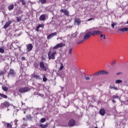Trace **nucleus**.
<instances>
[{
	"instance_id": "nucleus-15",
	"label": "nucleus",
	"mask_w": 128,
	"mask_h": 128,
	"mask_svg": "<svg viewBox=\"0 0 128 128\" xmlns=\"http://www.w3.org/2000/svg\"><path fill=\"white\" fill-rule=\"evenodd\" d=\"M60 12H64V14H65V16H70V12L66 10L61 9L60 10Z\"/></svg>"
},
{
	"instance_id": "nucleus-28",
	"label": "nucleus",
	"mask_w": 128,
	"mask_h": 128,
	"mask_svg": "<svg viewBox=\"0 0 128 128\" xmlns=\"http://www.w3.org/2000/svg\"><path fill=\"white\" fill-rule=\"evenodd\" d=\"M26 118H27L28 120H32V115L28 114L26 116Z\"/></svg>"
},
{
	"instance_id": "nucleus-3",
	"label": "nucleus",
	"mask_w": 128,
	"mask_h": 128,
	"mask_svg": "<svg viewBox=\"0 0 128 128\" xmlns=\"http://www.w3.org/2000/svg\"><path fill=\"white\" fill-rule=\"evenodd\" d=\"M56 52H54L52 54V51H49L48 54V60H55L56 59Z\"/></svg>"
},
{
	"instance_id": "nucleus-7",
	"label": "nucleus",
	"mask_w": 128,
	"mask_h": 128,
	"mask_svg": "<svg viewBox=\"0 0 128 128\" xmlns=\"http://www.w3.org/2000/svg\"><path fill=\"white\" fill-rule=\"evenodd\" d=\"M69 126H76V120L74 119L70 120L68 122Z\"/></svg>"
},
{
	"instance_id": "nucleus-2",
	"label": "nucleus",
	"mask_w": 128,
	"mask_h": 128,
	"mask_svg": "<svg viewBox=\"0 0 128 128\" xmlns=\"http://www.w3.org/2000/svg\"><path fill=\"white\" fill-rule=\"evenodd\" d=\"M110 72L104 70H100L96 72H95L94 75V76H102V75H105V76H108V74H109Z\"/></svg>"
},
{
	"instance_id": "nucleus-14",
	"label": "nucleus",
	"mask_w": 128,
	"mask_h": 128,
	"mask_svg": "<svg viewBox=\"0 0 128 128\" xmlns=\"http://www.w3.org/2000/svg\"><path fill=\"white\" fill-rule=\"evenodd\" d=\"M118 32H128V28L126 27L120 28L118 30Z\"/></svg>"
},
{
	"instance_id": "nucleus-25",
	"label": "nucleus",
	"mask_w": 128,
	"mask_h": 128,
	"mask_svg": "<svg viewBox=\"0 0 128 128\" xmlns=\"http://www.w3.org/2000/svg\"><path fill=\"white\" fill-rule=\"evenodd\" d=\"M0 96H1V98H8V96L6 95H4V94H2V93H0Z\"/></svg>"
},
{
	"instance_id": "nucleus-17",
	"label": "nucleus",
	"mask_w": 128,
	"mask_h": 128,
	"mask_svg": "<svg viewBox=\"0 0 128 128\" xmlns=\"http://www.w3.org/2000/svg\"><path fill=\"white\" fill-rule=\"evenodd\" d=\"M44 24H40L36 27V32H40V28H44Z\"/></svg>"
},
{
	"instance_id": "nucleus-53",
	"label": "nucleus",
	"mask_w": 128,
	"mask_h": 128,
	"mask_svg": "<svg viewBox=\"0 0 128 128\" xmlns=\"http://www.w3.org/2000/svg\"><path fill=\"white\" fill-rule=\"evenodd\" d=\"M94 128H98V127H95Z\"/></svg>"
},
{
	"instance_id": "nucleus-20",
	"label": "nucleus",
	"mask_w": 128,
	"mask_h": 128,
	"mask_svg": "<svg viewBox=\"0 0 128 128\" xmlns=\"http://www.w3.org/2000/svg\"><path fill=\"white\" fill-rule=\"evenodd\" d=\"M99 112L101 116H104V114H106V110H104V108H102L100 110Z\"/></svg>"
},
{
	"instance_id": "nucleus-26",
	"label": "nucleus",
	"mask_w": 128,
	"mask_h": 128,
	"mask_svg": "<svg viewBox=\"0 0 128 128\" xmlns=\"http://www.w3.org/2000/svg\"><path fill=\"white\" fill-rule=\"evenodd\" d=\"M110 90H118V88H116V87H114V86H110Z\"/></svg>"
},
{
	"instance_id": "nucleus-54",
	"label": "nucleus",
	"mask_w": 128,
	"mask_h": 128,
	"mask_svg": "<svg viewBox=\"0 0 128 128\" xmlns=\"http://www.w3.org/2000/svg\"><path fill=\"white\" fill-rule=\"evenodd\" d=\"M24 114H26V112H24Z\"/></svg>"
},
{
	"instance_id": "nucleus-51",
	"label": "nucleus",
	"mask_w": 128,
	"mask_h": 128,
	"mask_svg": "<svg viewBox=\"0 0 128 128\" xmlns=\"http://www.w3.org/2000/svg\"><path fill=\"white\" fill-rule=\"evenodd\" d=\"M24 0H20V2H23Z\"/></svg>"
},
{
	"instance_id": "nucleus-56",
	"label": "nucleus",
	"mask_w": 128,
	"mask_h": 128,
	"mask_svg": "<svg viewBox=\"0 0 128 128\" xmlns=\"http://www.w3.org/2000/svg\"><path fill=\"white\" fill-rule=\"evenodd\" d=\"M35 68H38V66H37V67L36 66V67H35Z\"/></svg>"
},
{
	"instance_id": "nucleus-21",
	"label": "nucleus",
	"mask_w": 128,
	"mask_h": 128,
	"mask_svg": "<svg viewBox=\"0 0 128 128\" xmlns=\"http://www.w3.org/2000/svg\"><path fill=\"white\" fill-rule=\"evenodd\" d=\"M14 8V4H11L8 6V10H12Z\"/></svg>"
},
{
	"instance_id": "nucleus-34",
	"label": "nucleus",
	"mask_w": 128,
	"mask_h": 128,
	"mask_svg": "<svg viewBox=\"0 0 128 128\" xmlns=\"http://www.w3.org/2000/svg\"><path fill=\"white\" fill-rule=\"evenodd\" d=\"M72 48H70L69 50H68V54H72Z\"/></svg>"
},
{
	"instance_id": "nucleus-8",
	"label": "nucleus",
	"mask_w": 128,
	"mask_h": 128,
	"mask_svg": "<svg viewBox=\"0 0 128 128\" xmlns=\"http://www.w3.org/2000/svg\"><path fill=\"white\" fill-rule=\"evenodd\" d=\"M40 66L42 70H44V72H46V67L44 66V62H40Z\"/></svg>"
},
{
	"instance_id": "nucleus-27",
	"label": "nucleus",
	"mask_w": 128,
	"mask_h": 128,
	"mask_svg": "<svg viewBox=\"0 0 128 128\" xmlns=\"http://www.w3.org/2000/svg\"><path fill=\"white\" fill-rule=\"evenodd\" d=\"M60 66L59 68V70H64V64H62V63H60Z\"/></svg>"
},
{
	"instance_id": "nucleus-18",
	"label": "nucleus",
	"mask_w": 128,
	"mask_h": 128,
	"mask_svg": "<svg viewBox=\"0 0 128 128\" xmlns=\"http://www.w3.org/2000/svg\"><path fill=\"white\" fill-rule=\"evenodd\" d=\"M32 78H36V80H42V78H40V76L36 74H32Z\"/></svg>"
},
{
	"instance_id": "nucleus-41",
	"label": "nucleus",
	"mask_w": 128,
	"mask_h": 128,
	"mask_svg": "<svg viewBox=\"0 0 128 128\" xmlns=\"http://www.w3.org/2000/svg\"><path fill=\"white\" fill-rule=\"evenodd\" d=\"M94 20V18H90V19H88V20H86V22H90V20Z\"/></svg>"
},
{
	"instance_id": "nucleus-29",
	"label": "nucleus",
	"mask_w": 128,
	"mask_h": 128,
	"mask_svg": "<svg viewBox=\"0 0 128 128\" xmlns=\"http://www.w3.org/2000/svg\"><path fill=\"white\" fill-rule=\"evenodd\" d=\"M6 128H12V124L10 123H6Z\"/></svg>"
},
{
	"instance_id": "nucleus-6",
	"label": "nucleus",
	"mask_w": 128,
	"mask_h": 128,
	"mask_svg": "<svg viewBox=\"0 0 128 128\" xmlns=\"http://www.w3.org/2000/svg\"><path fill=\"white\" fill-rule=\"evenodd\" d=\"M33 48H34V46H32V44H28V45H26V50L28 52H32Z\"/></svg>"
},
{
	"instance_id": "nucleus-57",
	"label": "nucleus",
	"mask_w": 128,
	"mask_h": 128,
	"mask_svg": "<svg viewBox=\"0 0 128 128\" xmlns=\"http://www.w3.org/2000/svg\"><path fill=\"white\" fill-rule=\"evenodd\" d=\"M57 40H58V38Z\"/></svg>"
},
{
	"instance_id": "nucleus-45",
	"label": "nucleus",
	"mask_w": 128,
	"mask_h": 128,
	"mask_svg": "<svg viewBox=\"0 0 128 128\" xmlns=\"http://www.w3.org/2000/svg\"><path fill=\"white\" fill-rule=\"evenodd\" d=\"M122 74V72H118V73H116V76H118L120 74Z\"/></svg>"
},
{
	"instance_id": "nucleus-52",
	"label": "nucleus",
	"mask_w": 128,
	"mask_h": 128,
	"mask_svg": "<svg viewBox=\"0 0 128 128\" xmlns=\"http://www.w3.org/2000/svg\"><path fill=\"white\" fill-rule=\"evenodd\" d=\"M66 0V2H68V0Z\"/></svg>"
},
{
	"instance_id": "nucleus-22",
	"label": "nucleus",
	"mask_w": 128,
	"mask_h": 128,
	"mask_svg": "<svg viewBox=\"0 0 128 128\" xmlns=\"http://www.w3.org/2000/svg\"><path fill=\"white\" fill-rule=\"evenodd\" d=\"M40 126L41 128H48V123H46L45 124H40Z\"/></svg>"
},
{
	"instance_id": "nucleus-1",
	"label": "nucleus",
	"mask_w": 128,
	"mask_h": 128,
	"mask_svg": "<svg viewBox=\"0 0 128 128\" xmlns=\"http://www.w3.org/2000/svg\"><path fill=\"white\" fill-rule=\"evenodd\" d=\"M102 40H106V35L102 34V32L100 30H88L86 32L84 35V40H90V36H100Z\"/></svg>"
},
{
	"instance_id": "nucleus-49",
	"label": "nucleus",
	"mask_w": 128,
	"mask_h": 128,
	"mask_svg": "<svg viewBox=\"0 0 128 128\" xmlns=\"http://www.w3.org/2000/svg\"><path fill=\"white\" fill-rule=\"evenodd\" d=\"M24 0H20V2H23Z\"/></svg>"
},
{
	"instance_id": "nucleus-23",
	"label": "nucleus",
	"mask_w": 128,
	"mask_h": 128,
	"mask_svg": "<svg viewBox=\"0 0 128 128\" xmlns=\"http://www.w3.org/2000/svg\"><path fill=\"white\" fill-rule=\"evenodd\" d=\"M84 40H84H80L79 41L77 42V44H82V42H84V40Z\"/></svg>"
},
{
	"instance_id": "nucleus-46",
	"label": "nucleus",
	"mask_w": 128,
	"mask_h": 128,
	"mask_svg": "<svg viewBox=\"0 0 128 128\" xmlns=\"http://www.w3.org/2000/svg\"><path fill=\"white\" fill-rule=\"evenodd\" d=\"M125 104H126V106H128V100L126 102Z\"/></svg>"
},
{
	"instance_id": "nucleus-47",
	"label": "nucleus",
	"mask_w": 128,
	"mask_h": 128,
	"mask_svg": "<svg viewBox=\"0 0 128 128\" xmlns=\"http://www.w3.org/2000/svg\"><path fill=\"white\" fill-rule=\"evenodd\" d=\"M112 102L114 103V104H116V102L114 100H112Z\"/></svg>"
},
{
	"instance_id": "nucleus-24",
	"label": "nucleus",
	"mask_w": 128,
	"mask_h": 128,
	"mask_svg": "<svg viewBox=\"0 0 128 128\" xmlns=\"http://www.w3.org/2000/svg\"><path fill=\"white\" fill-rule=\"evenodd\" d=\"M2 90H3L4 92H8V87L6 86H2Z\"/></svg>"
},
{
	"instance_id": "nucleus-43",
	"label": "nucleus",
	"mask_w": 128,
	"mask_h": 128,
	"mask_svg": "<svg viewBox=\"0 0 128 128\" xmlns=\"http://www.w3.org/2000/svg\"><path fill=\"white\" fill-rule=\"evenodd\" d=\"M21 60H26V58H24V56H22Z\"/></svg>"
},
{
	"instance_id": "nucleus-11",
	"label": "nucleus",
	"mask_w": 128,
	"mask_h": 128,
	"mask_svg": "<svg viewBox=\"0 0 128 128\" xmlns=\"http://www.w3.org/2000/svg\"><path fill=\"white\" fill-rule=\"evenodd\" d=\"M12 20L6 22L5 25L4 26V30L8 28V26H10V24H12Z\"/></svg>"
},
{
	"instance_id": "nucleus-48",
	"label": "nucleus",
	"mask_w": 128,
	"mask_h": 128,
	"mask_svg": "<svg viewBox=\"0 0 128 128\" xmlns=\"http://www.w3.org/2000/svg\"><path fill=\"white\" fill-rule=\"evenodd\" d=\"M125 24H128V20H127Z\"/></svg>"
},
{
	"instance_id": "nucleus-55",
	"label": "nucleus",
	"mask_w": 128,
	"mask_h": 128,
	"mask_svg": "<svg viewBox=\"0 0 128 128\" xmlns=\"http://www.w3.org/2000/svg\"><path fill=\"white\" fill-rule=\"evenodd\" d=\"M23 120H24V118H23Z\"/></svg>"
},
{
	"instance_id": "nucleus-33",
	"label": "nucleus",
	"mask_w": 128,
	"mask_h": 128,
	"mask_svg": "<svg viewBox=\"0 0 128 128\" xmlns=\"http://www.w3.org/2000/svg\"><path fill=\"white\" fill-rule=\"evenodd\" d=\"M44 78H43V82H46V80H48V79L46 78V75H44Z\"/></svg>"
},
{
	"instance_id": "nucleus-13",
	"label": "nucleus",
	"mask_w": 128,
	"mask_h": 128,
	"mask_svg": "<svg viewBox=\"0 0 128 128\" xmlns=\"http://www.w3.org/2000/svg\"><path fill=\"white\" fill-rule=\"evenodd\" d=\"M74 22L75 24L80 26V22H82V21H80V18H76L74 20Z\"/></svg>"
},
{
	"instance_id": "nucleus-40",
	"label": "nucleus",
	"mask_w": 128,
	"mask_h": 128,
	"mask_svg": "<svg viewBox=\"0 0 128 128\" xmlns=\"http://www.w3.org/2000/svg\"><path fill=\"white\" fill-rule=\"evenodd\" d=\"M22 6H25L26 4V2H24V1L22 2Z\"/></svg>"
},
{
	"instance_id": "nucleus-19",
	"label": "nucleus",
	"mask_w": 128,
	"mask_h": 128,
	"mask_svg": "<svg viewBox=\"0 0 128 128\" xmlns=\"http://www.w3.org/2000/svg\"><path fill=\"white\" fill-rule=\"evenodd\" d=\"M39 20L41 21H44L46 20V14H43L40 16L39 18Z\"/></svg>"
},
{
	"instance_id": "nucleus-38",
	"label": "nucleus",
	"mask_w": 128,
	"mask_h": 128,
	"mask_svg": "<svg viewBox=\"0 0 128 128\" xmlns=\"http://www.w3.org/2000/svg\"><path fill=\"white\" fill-rule=\"evenodd\" d=\"M116 64V60H114L111 63L112 65Z\"/></svg>"
},
{
	"instance_id": "nucleus-50",
	"label": "nucleus",
	"mask_w": 128,
	"mask_h": 128,
	"mask_svg": "<svg viewBox=\"0 0 128 128\" xmlns=\"http://www.w3.org/2000/svg\"><path fill=\"white\" fill-rule=\"evenodd\" d=\"M24 0H20V2H23Z\"/></svg>"
},
{
	"instance_id": "nucleus-5",
	"label": "nucleus",
	"mask_w": 128,
	"mask_h": 128,
	"mask_svg": "<svg viewBox=\"0 0 128 128\" xmlns=\"http://www.w3.org/2000/svg\"><path fill=\"white\" fill-rule=\"evenodd\" d=\"M16 72L14 71V70L12 68H10L9 70V72L8 74V78L10 76H16Z\"/></svg>"
},
{
	"instance_id": "nucleus-36",
	"label": "nucleus",
	"mask_w": 128,
	"mask_h": 128,
	"mask_svg": "<svg viewBox=\"0 0 128 128\" xmlns=\"http://www.w3.org/2000/svg\"><path fill=\"white\" fill-rule=\"evenodd\" d=\"M119 96H112V98L114 99V100H116V98H119Z\"/></svg>"
},
{
	"instance_id": "nucleus-42",
	"label": "nucleus",
	"mask_w": 128,
	"mask_h": 128,
	"mask_svg": "<svg viewBox=\"0 0 128 128\" xmlns=\"http://www.w3.org/2000/svg\"><path fill=\"white\" fill-rule=\"evenodd\" d=\"M20 18H17V22H20Z\"/></svg>"
},
{
	"instance_id": "nucleus-44",
	"label": "nucleus",
	"mask_w": 128,
	"mask_h": 128,
	"mask_svg": "<svg viewBox=\"0 0 128 128\" xmlns=\"http://www.w3.org/2000/svg\"><path fill=\"white\" fill-rule=\"evenodd\" d=\"M86 80H90V78L89 77H86Z\"/></svg>"
},
{
	"instance_id": "nucleus-12",
	"label": "nucleus",
	"mask_w": 128,
	"mask_h": 128,
	"mask_svg": "<svg viewBox=\"0 0 128 128\" xmlns=\"http://www.w3.org/2000/svg\"><path fill=\"white\" fill-rule=\"evenodd\" d=\"M57 34L58 33L56 32L52 33L47 36V40H50L52 38H53V36H56Z\"/></svg>"
},
{
	"instance_id": "nucleus-39",
	"label": "nucleus",
	"mask_w": 128,
	"mask_h": 128,
	"mask_svg": "<svg viewBox=\"0 0 128 128\" xmlns=\"http://www.w3.org/2000/svg\"><path fill=\"white\" fill-rule=\"evenodd\" d=\"M3 74H4V72L2 70L0 71V76H2Z\"/></svg>"
},
{
	"instance_id": "nucleus-9",
	"label": "nucleus",
	"mask_w": 128,
	"mask_h": 128,
	"mask_svg": "<svg viewBox=\"0 0 128 128\" xmlns=\"http://www.w3.org/2000/svg\"><path fill=\"white\" fill-rule=\"evenodd\" d=\"M18 122V120H15L14 122H11V126L13 128H17Z\"/></svg>"
},
{
	"instance_id": "nucleus-37",
	"label": "nucleus",
	"mask_w": 128,
	"mask_h": 128,
	"mask_svg": "<svg viewBox=\"0 0 128 128\" xmlns=\"http://www.w3.org/2000/svg\"><path fill=\"white\" fill-rule=\"evenodd\" d=\"M116 23H112V28H114V26H116Z\"/></svg>"
},
{
	"instance_id": "nucleus-4",
	"label": "nucleus",
	"mask_w": 128,
	"mask_h": 128,
	"mask_svg": "<svg viewBox=\"0 0 128 128\" xmlns=\"http://www.w3.org/2000/svg\"><path fill=\"white\" fill-rule=\"evenodd\" d=\"M30 90V89L28 87L20 88L18 89V92H20V94H24V92H28Z\"/></svg>"
},
{
	"instance_id": "nucleus-16",
	"label": "nucleus",
	"mask_w": 128,
	"mask_h": 128,
	"mask_svg": "<svg viewBox=\"0 0 128 128\" xmlns=\"http://www.w3.org/2000/svg\"><path fill=\"white\" fill-rule=\"evenodd\" d=\"M2 106H4V108H8V106H10V102L7 101H5L2 104Z\"/></svg>"
},
{
	"instance_id": "nucleus-32",
	"label": "nucleus",
	"mask_w": 128,
	"mask_h": 128,
	"mask_svg": "<svg viewBox=\"0 0 128 128\" xmlns=\"http://www.w3.org/2000/svg\"><path fill=\"white\" fill-rule=\"evenodd\" d=\"M46 122V118H42L40 120V122L42 123V122Z\"/></svg>"
},
{
	"instance_id": "nucleus-30",
	"label": "nucleus",
	"mask_w": 128,
	"mask_h": 128,
	"mask_svg": "<svg viewBox=\"0 0 128 128\" xmlns=\"http://www.w3.org/2000/svg\"><path fill=\"white\" fill-rule=\"evenodd\" d=\"M122 80H116V84H122Z\"/></svg>"
},
{
	"instance_id": "nucleus-31",
	"label": "nucleus",
	"mask_w": 128,
	"mask_h": 128,
	"mask_svg": "<svg viewBox=\"0 0 128 128\" xmlns=\"http://www.w3.org/2000/svg\"><path fill=\"white\" fill-rule=\"evenodd\" d=\"M40 2L41 4H44L46 2V0H40Z\"/></svg>"
},
{
	"instance_id": "nucleus-10",
	"label": "nucleus",
	"mask_w": 128,
	"mask_h": 128,
	"mask_svg": "<svg viewBox=\"0 0 128 128\" xmlns=\"http://www.w3.org/2000/svg\"><path fill=\"white\" fill-rule=\"evenodd\" d=\"M66 44L63 43H60L59 44H57L56 46L54 47V50H56L58 48H62Z\"/></svg>"
},
{
	"instance_id": "nucleus-35",
	"label": "nucleus",
	"mask_w": 128,
	"mask_h": 128,
	"mask_svg": "<svg viewBox=\"0 0 128 128\" xmlns=\"http://www.w3.org/2000/svg\"><path fill=\"white\" fill-rule=\"evenodd\" d=\"M0 52H1V54H4V50L2 48H0Z\"/></svg>"
}]
</instances>
